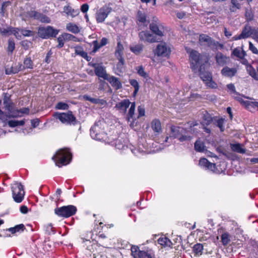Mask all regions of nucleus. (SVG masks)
Instances as JSON below:
<instances>
[{"label": "nucleus", "mask_w": 258, "mask_h": 258, "mask_svg": "<svg viewBox=\"0 0 258 258\" xmlns=\"http://www.w3.org/2000/svg\"><path fill=\"white\" fill-rule=\"evenodd\" d=\"M29 109L27 108H23L20 109H16L12 115L13 118L21 117L23 114H29Z\"/></svg>", "instance_id": "c756f323"}, {"label": "nucleus", "mask_w": 258, "mask_h": 258, "mask_svg": "<svg viewBox=\"0 0 258 258\" xmlns=\"http://www.w3.org/2000/svg\"><path fill=\"white\" fill-rule=\"evenodd\" d=\"M8 125L11 127H14L18 126H22L25 124L24 120H11L7 122Z\"/></svg>", "instance_id": "58836bf2"}, {"label": "nucleus", "mask_w": 258, "mask_h": 258, "mask_svg": "<svg viewBox=\"0 0 258 258\" xmlns=\"http://www.w3.org/2000/svg\"><path fill=\"white\" fill-rule=\"evenodd\" d=\"M232 6L230 8L231 12H235L237 10L241 8V4L237 0H231Z\"/></svg>", "instance_id": "ea45409f"}, {"label": "nucleus", "mask_w": 258, "mask_h": 258, "mask_svg": "<svg viewBox=\"0 0 258 258\" xmlns=\"http://www.w3.org/2000/svg\"><path fill=\"white\" fill-rule=\"evenodd\" d=\"M4 104L5 109L8 111V114H7L8 118H13L12 115L16 110L14 108V104L8 100H4Z\"/></svg>", "instance_id": "412c9836"}, {"label": "nucleus", "mask_w": 258, "mask_h": 258, "mask_svg": "<svg viewBox=\"0 0 258 258\" xmlns=\"http://www.w3.org/2000/svg\"><path fill=\"white\" fill-rule=\"evenodd\" d=\"M203 249V245L200 243H197L195 244L193 247V251L194 253L197 255L201 254Z\"/></svg>", "instance_id": "de8ad7c7"}, {"label": "nucleus", "mask_w": 258, "mask_h": 258, "mask_svg": "<svg viewBox=\"0 0 258 258\" xmlns=\"http://www.w3.org/2000/svg\"><path fill=\"white\" fill-rule=\"evenodd\" d=\"M205 146L204 143L198 140L195 143V149L197 152H204L205 151Z\"/></svg>", "instance_id": "72a5a7b5"}, {"label": "nucleus", "mask_w": 258, "mask_h": 258, "mask_svg": "<svg viewBox=\"0 0 258 258\" xmlns=\"http://www.w3.org/2000/svg\"><path fill=\"white\" fill-rule=\"evenodd\" d=\"M77 210V208L75 206L69 205L56 208L54 211L57 216L68 218L75 215Z\"/></svg>", "instance_id": "9d476101"}, {"label": "nucleus", "mask_w": 258, "mask_h": 258, "mask_svg": "<svg viewBox=\"0 0 258 258\" xmlns=\"http://www.w3.org/2000/svg\"><path fill=\"white\" fill-rule=\"evenodd\" d=\"M215 59L217 63L220 66H223L226 64L229 61V58L221 52H218L216 54Z\"/></svg>", "instance_id": "aec40b11"}, {"label": "nucleus", "mask_w": 258, "mask_h": 258, "mask_svg": "<svg viewBox=\"0 0 258 258\" xmlns=\"http://www.w3.org/2000/svg\"><path fill=\"white\" fill-rule=\"evenodd\" d=\"M103 123L101 121H98L90 129V136L92 139L101 141L104 140L106 137V134L105 133L103 128Z\"/></svg>", "instance_id": "423d86ee"}, {"label": "nucleus", "mask_w": 258, "mask_h": 258, "mask_svg": "<svg viewBox=\"0 0 258 258\" xmlns=\"http://www.w3.org/2000/svg\"><path fill=\"white\" fill-rule=\"evenodd\" d=\"M116 148L119 150L124 149L126 147V143L124 140L121 139H117L115 141L114 143Z\"/></svg>", "instance_id": "79ce46f5"}, {"label": "nucleus", "mask_w": 258, "mask_h": 258, "mask_svg": "<svg viewBox=\"0 0 258 258\" xmlns=\"http://www.w3.org/2000/svg\"><path fill=\"white\" fill-rule=\"evenodd\" d=\"M12 27H9L5 29L0 28V33L3 36L10 35L12 34Z\"/></svg>", "instance_id": "3c124183"}, {"label": "nucleus", "mask_w": 258, "mask_h": 258, "mask_svg": "<svg viewBox=\"0 0 258 258\" xmlns=\"http://www.w3.org/2000/svg\"><path fill=\"white\" fill-rule=\"evenodd\" d=\"M230 241V235L227 232H225L221 235V242L224 245H226Z\"/></svg>", "instance_id": "37998d69"}, {"label": "nucleus", "mask_w": 258, "mask_h": 258, "mask_svg": "<svg viewBox=\"0 0 258 258\" xmlns=\"http://www.w3.org/2000/svg\"><path fill=\"white\" fill-rule=\"evenodd\" d=\"M72 155L69 148H63L59 150L52 157L56 166L60 167L68 165L72 160Z\"/></svg>", "instance_id": "20e7f679"}, {"label": "nucleus", "mask_w": 258, "mask_h": 258, "mask_svg": "<svg viewBox=\"0 0 258 258\" xmlns=\"http://www.w3.org/2000/svg\"><path fill=\"white\" fill-rule=\"evenodd\" d=\"M69 108V105L63 102H59L55 106V108L57 110H68Z\"/></svg>", "instance_id": "8fccbe9b"}, {"label": "nucleus", "mask_w": 258, "mask_h": 258, "mask_svg": "<svg viewBox=\"0 0 258 258\" xmlns=\"http://www.w3.org/2000/svg\"><path fill=\"white\" fill-rule=\"evenodd\" d=\"M39 20L43 23H49L50 22V20L49 18L42 14H41L40 17H39Z\"/></svg>", "instance_id": "052dcab7"}, {"label": "nucleus", "mask_w": 258, "mask_h": 258, "mask_svg": "<svg viewBox=\"0 0 258 258\" xmlns=\"http://www.w3.org/2000/svg\"><path fill=\"white\" fill-rule=\"evenodd\" d=\"M111 8L104 6L99 9L96 13L95 17L97 23H102L111 12Z\"/></svg>", "instance_id": "f8f14e48"}, {"label": "nucleus", "mask_w": 258, "mask_h": 258, "mask_svg": "<svg viewBox=\"0 0 258 258\" xmlns=\"http://www.w3.org/2000/svg\"><path fill=\"white\" fill-rule=\"evenodd\" d=\"M136 70L137 71L138 75L143 77L144 78H147L148 77V74L145 71L142 66L137 67L136 68Z\"/></svg>", "instance_id": "a18cd8bd"}, {"label": "nucleus", "mask_w": 258, "mask_h": 258, "mask_svg": "<svg viewBox=\"0 0 258 258\" xmlns=\"http://www.w3.org/2000/svg\"><path fill=\"white\" fill-rule=\"evenodd\" d=\"M247 71L249 75L254 80L258 81V67L255 70L251 65L247 67Z\"/></svg>", "instance_id": "7c9ffc66"}, {"label": "nucleus", "mask_w": 258, "mask_h": 258, "mask_svg": "<svg viewBox=\"0 0 258 258\" xmlns=\"http://www.w3.org/2000/svg\"><path fill=\"white\" fill-rule=\"evenodd\" d=\"M227 87L229 91L231 92L232 93H235V88L234 85L233 84H229L227 85Z\"/></svg>", "instance_id": "774afa93"}, {"label": "nucleus", "mask_w": 258, "mask_h": 258, "mask_svg": "<svg viewBox=\"0 0 258 258\" xmlns=\"http://www.w3.org/2000/svg\"><path fill=\"white\" fill-rule=\"evenodd\" d=\"M138 115L136 117L135 115V117L136 119H138L139 118L144 116L145 114V109L144 106L140 105L138 107ZM136 122L137 123H138L137 120H136Z\"/></svg>", "instance_id": "603ef678"}, {"label": "nucleus", "mask_w": 258, "mask_h": 258, "mask_svg": "<svg viewBox=\"0 0 258 258\" xmlns=\"http://www.w3.org/2000/svg\"><path fill=\"white\" fill-rule=\"evenodd\" d=\"M252 34V29L249 25H246L243 29L241 33L238 35H235L232 38V40H238L241 39H245L250 36Z\"/></svg>", "instance_id": "2eb2a0df"}, {"label": "nucleus", "mask_w": 258, "mask_h": 258, "mask_svg": "<svg viewBox=\"0 0 258 258\" xmlns=\"http://www.w3.org/2000/svg\"><path fill=\"white\" fill-rule=\"evenodd\" d=\"M141 40L146 41L150 43L160 42V39L157 38V37L148 31H142L139 34Z\"/></svg>", "instance_id": "4468645a"}, {"label": "nucleus", "mask_w": 258, "mask_h": 258, "mask_svg": "<svg viewBox=\"0 0 258 258\" xmlns=\"http://www.w3.org/2000/svg\"><path fill=\"white\" fill-rule=\"evenodd\" d=\"M249 49L254 54H258V49L251 42H249Z\"/></svg>", "instance_id": "0e129e2a"}, {"label": "nucleus", "mask_w": 258, "mask_h": 258, "mask_svg": "<svg viewBox=\"0 0 258 258\" xmlns=\"http://www.w3.org/2000/svg\"><path fill=\"white\" fill-rule=\"evenodd\" d=\"M236 98L249 111L251 112L258 111V102L245 100L243 96L240 95H238Z\"/></svg>", "instance_id": "ddd939ff"}, {"label": "nucleus", "mask_w": 258, "mask_h": 258, "mask_svg": "<svg viewBox=\"0 0 258 258\" xmlns=\"http://www.w3.org/2000/svg\"><path fill=\"white\" fill-rule=\"evenodd\" d=\"M189 53L190 67L192 70L198 72L200 78L205 84L210 86V75L208 72L209 63L207 58L195 50L187 51Z\"/></svg>", "instance_id": "f257e3e1"}, {"label": "nucleus", "mask_w": 258, "mask_h": 258, "mask_svg": "<svg viewBox=\"0 0 258 258\" xmlns=\"http://www.w3.org/2000/svg\"><path fill=\"white\" fill-rule=\"evenodd\" d=\"M24 64L25 67L28 69H32L33 63L30 57H27L24 59Z\"/></svg>", "instance_id": "864d4df0"}, {"label": "nucleus", "mask_w": 258, "mask_h": 258, "mask_svg": "<svg viewBox=\"0 0 258 258\" xmlns=\"http://www.w3.org/2000/svg\"><path fill=\"white\" fill-rule=\"evenodd\" d=\"M108 43V40L107 38L105 37H103L100 43H99L97 40H94L92 41V44L93 45L92 52L95 53L97 52L100 48L106 45Z\"/></svg>", "instance_id": "6ab92c4d"}, {"label": "nucleus", "mask_w": 258, "mask_h": 258, "mask_svg": "<svg viewBox=\"0 0 258 258\" xmlns=\"http://www.w3.org/2000/svg\"><path fill=\"white\" fill-rule=\"evenodd\" d=\"M10 5L11 3L9 1L3 3L1 9V13H2L3 15H4V13H5L6 8Z\"/></svg>", "instance_id": "69168bd1"}, {"label": "nucleus", "mask_w": 258, "mask_h": 258, "mask_svg": "<svg viewBox=\"0 0 258 258\" xmlns=\"http://www.w3.org/2000/svg\"><path fill=\"white\" fill-rule=\"evenodd\" d=\"M158 242L159 244L164 246L170 247L172 245L171 241L166 237L159 238L158 240Z\"/></svg>", "instance_id": "f704fd0d"}, {"label": "nucleus", "mask_w": 258, "mask_h": 258, "mask_svg": "<svg viewBox=\"0 0 258 258\" xmlns=\"http://www.w3.org/2000/svg\"><path fill=\"white\" fill-rule=\"evenodd\" d=\"M74 12V10H73L72 8L69 6H65L63 8V12L66 13V14L68 15L72 16L73 15Z\"/></svg>", "instance_id": "bf43d9fd"}, {"label": "nucleus", "mask_w": 258, "mask_h": 258, "mask_svg": "<svg viewBox=\"0 0 258 258\" xmlns=\"http://www.w3.org/2000/svg\"><path fill=\"white\" fill-rule=\"evenodd\" d=\"M11 189L14 201L17 203H21L25 196L24 186L20 183L15 182L12 185Z\"/></svg>", "instance_id": "6e6552de"}, {"label": "nucleus", "mask_w": 258, "mask_h": 258, "mask_svg": "<svg viewBox=\"0 0 258 258\" xmlns=\"http://www.w3.org/2000/svg\"><path fill=\"white\" fill-rule=\"evenodd\" d=\"M65 41L64 39H63L62 38V35H60L58 38H57V42L58 43L57 47L58 48H61L64 45V42Z\"/></svg>", "instance_id": "680f3d73"}, {"label": "nucleus", "mask_w": 258, "mask_h": 258, "mask_svg": "<svg viewBox=\"0 0 258 258\" xmlns=\"http://www.w3.org/2000/svg\"><path fill=\"white\" fill-rule=\"evenodd\" d=\"M92 67L94 68L95 75L98 77L102 78L104 80H106V79L109 76L107 74L105 70V68L103 66L99 64L94 63L92 65Z\"/></svg>", "instance_id": "dca6fc26"}, {"label": "nucleus", "mask_w": 258, "mask_h": 258, "mask_svg": "<svg viewBox=\"0 0 258 258\" xmlns=\"http://www.w3.org/2000/svg\"><path fill=\"white\" fill-rule=\"evenodd\" d=\"M232 54L241 59H243L246 55V52L240 47H236L234 49Z\"/></svg>", "instance_id": "bb28decb"}, {"label": "nucleus", "mask_w": 258, "mask_h": 258, "mask_svg": "<svg viewBox=\"0 0 258 258\" xmlns=\"http://www.w3.org/2000/svg\"><path fill=\"white\" fill-rule=\"evenodd\" d=\"M25 229V226L23 224L17 225L14 227H11L9 228L7 230L11 232L12 234H14L17 232L23 231Z\"/></svg>", "instance_id": "c9c22d12"}, {"label": "nucleus", "mask_w": 258, "mask_h": 258, "mask_svg": "<svg viewBox=\"0 0 258 258\" xmlns=\"http://www.w3.org/2000/svg\"><path fill=\"white\" fill-rule=\"evenodd\" d=\"M131 51L136 55L139 54L143 49V45L142 44H136L133 46H131Z\"/></svg>", "instance_id": "473e14b6"}, {"label": "nucleus", "mask_w": 258, "mask_h": 258, "mask_svg": "<svg viewBox=\"0 0 258 258\" xmlns=\"http://www.w3.org/2000/svg\"><path fill=\"white\" fill-rule=\"evenodd\" d=\"M58 32V30L54 29L51 26H48L46 27H39L38 30V35L43 39H47L50 37H55Z\"/></svg>", "instance_id": "9b49d317"}, {"label": "nucleus", "mask_w": 258, "mask_h": 258, "mask_svg": "<svg viewBox=\"0 0 258 258\" xmlns=\"http://www.w3.org/2000/svg\"><path fill=\"white\" fill-rule=\"evenodd\" d=\"M199 43L201 46H209L210 45V38L208 35L201 34L199 37Z\"/></svg>", "instance_id": "cd10ccee"}, {"label": "nucleus", "mask_w": 258, "mask_h": 258, "mask_svg": "<svg viewBox=\"0 0 258 258\" xmlns=\"http://www.w3.org/2000/svg\"><path fill=\"white\" fill-rule=\"evenodd\" d=\"M106 80H107L115 90H119L122 88V84L118 78L109 75Z\"/></svg>", "instance_id": "a211bd4d"}, {"label": "nucleus", "mask_w": 258, "mask_h": 258, "mask_svg": "<svg viewBox=\"0 0 258 258\" xmlns=\"http://www.w3.org/2000/svg\"><path fill=\"white\" fill-rule=\"evenodd\" d=\"M66 29L68 31L77 34L80 32V29L75 24L69 23L66 26Z\"/></svg>", "instance_id": "c85d7f7f"}, {"label": "nucleus", "mask_w": 258, "mask_h": 258, "mask_svg": "<svg viewBox=\"0 0 258 258\" xmlns=\"http://www.w3.org/2000/svg\"><path fill=\"white\" fill-rule=\"evenodd\" d=\"M21 36H31L34 35V32L29 30L22 29H21Z\"/></svg>", "instance_id": "4d7b16f0"}, {"label": "nucleus", "mask_w": 258, "mask_h": 258, "mask_svg": "<svg viewBox=\"0 0 258 258\" xmlns=\"http://www.w3.org/2000/svg\"><path fill=\"white\" fill-rule=\"evenodd\" d=\"M130 104L131 106L126 115V118L128 122L130 123V126L132 128H134L137 126L136 119L135 117V102L131 103L128 99H124L121 102L117 103L115 105V107L119 111L125 112Z\"/></svg>", "instance_id": "7ed1b4c3"}, {"label": "nucleus", "mask_w": 258, "mask_h": 258, "mask_svg": "<svg viewBox=\"0 0 258 258\" xmlns=\"http://www.w3.org/2000/svg\"><path fill=\"white\" fill-rule=\"evenodd\" d=\"M231 150L236 153L244 154L245 153V150L242 147V145L239 143H232L230 144Z\"/></svg>", "instance_id": "a878e982"}, {"label": "nucleus", "mask_w": 258, "mask_h": 258, "mask_svg": "<svg viewBox=\"0 0 258 258\" xmlns=\"http://www.w3.org/2000/svg\"><path fill=\"white\" fill-rule=\"evenodd\" d=\"M151 126L154 133L159 134L162 132L161 123L159 119H153L151 121Z\"/></svg>", "instance_id": "393cba45"}, {"label": "nucleus", "mask_w": 258, "mask_h": 258, "mask_svg": "<svg viewBox=\"0 0 258 258\" xmlns=\"http://www.w3.org/2000/svg\"><path fill=\"white\" fill-rule=\"evenodd\" d=\"M210 124V119L209 117H206L205 118L202 122V125L203 126V129L207 133L210 132V128H209V125Z\"/></svg>", "instance_id": "09e8293b"}, {"label": "nucleus", "mask_w": 258, "mask_h": 258, "mask_svg": "<svg viewBox=\"0 0 258 258\" xmlns=\"http://www.w3.org/2000/svg\"><path fill=\"white\" fill-rule=\"evenodd\" d=\"M149 29L155 36L162 37L164 36L165 29L163 24L157 17H153L149 24Z\"/></svg>", "instance_id": "39448f33"}, {"label": "nucleus", "mask_w": 258, "mask_h": 258, "mask_svg": "<svg viewBox=\"0 0 258 258\" xmlns=\"http://www.w3.org/2000/svg\"><path fill=\"white\" fill-rule=\"evenodd\" d=\"M74 48L77 54L80 55L84 58H86L88 56L87 53L83 50L82 47L76 46Z\"/></svg>", "instance_id": "c03bdc74"}, {"label": "nucleus", "mask_w": 258, "mask_h": 258, "mask_svg": "<svg viewBox=\"0 0 258 258\" xmlns=\"http://www.w3.org/2000/svg\"><path fill=\"white\" fill-rule=\"evenodd\" d=\"M132 255L135 258H139L142 255L144 251H141L137 246H132L131 247Z\"/></svg>", "instance_id": "e433bc0d"}, {"label": "nucleus", "mask_w": 258, "mask_h": 258, "mask_svg": "<svg viewBox=\"0 0 258 258\" xmlns=\"http://www.w3.org/2000/svg\"><path fill=\"white\" fill-rule=\"evenodd\" d=\"M129 82L132 86L134 88L133 95L135 96L138 92L140 88L138 82L135 79H130Z\"/></svg>", "instance_id": "a19ab883"}, {"label": "nucleus", "mask_w": 258, "mask_h": 258, "mask_svg": "<svg viewBox=\"0 0 258 258\" xmlns=\"http://www.w3.org/2000/svg\"><path fill=\"white\" fill-rule=\"evenodd\" d=\"M53 117L59 119L63 124L75 125L77 123L76 117L71 111L63 113L55 112L53 114Z\"/></svg>", "instance_id": "0eeeda50"}, {"label": "nucleus", "mask_w": 258, "mask_h": 258, "mask_svg": "<svg viewBox=\"0 0 258 258\" xmlns=\"http://www.w3.org/2000/svg\"><path fill=\"white\" fill-rule=\"evenodd\" d=\"M41 13H38L36 11H31L30 15L31 17H33L34 19L38 20L39 19V17H40Z\"/></svg>", "instance_id": "338daca9"}, {"label": "nucleus", "mask_w": 258, "mask_h": 258, "mask_svg": "<svg viewBox=\"0 0 258 258\" xmlns=\"http://www.w3.org/2000/svg\"><path fill=\"white\" fill-rule=\"evenodd\" d=\"M12 34H13L17 39L21 38V29L13 27Z\"/></svg>", "instance_id": "6e6d98bb"}, {"label": "nucleus", "mask_w": 258, "mask_h": 258, "mask_svg": "<svg viewBox=\"0 0 258 258\" xmlns=\"http://www.w3.org/2000/svg\"><path fill=\"white\" fill-rule=\"evenodd\" d=\"M221 74L228 78H231L235 75L237 73V69L236 68H230L228 67H225L221 70Z\"/></svg>", "instance_id": "5701e85b"}, {"label": "nucleus", "mask_w": 258, "mask_h": 258, "mask_svg": "<svg viewBox=\"0 0 258 258\" xmlns=\"http://www.w3.org/2000/svg\"><path fill=\"white\" fill-rule=\"evenodd\" d=\"M199 164L200 166L207 169L210 167V162L205 158H202L200 159Z\"/></svg>", "instance_id": "49530a36"}, {"label": "nucleus", "mask_w": 258, "mask_h": 258, "mask_svg": "<svg viewBox=\"0 0 258 258\" xmlns=\"http://www.w3.org/2000/svg\"><path fill=\"white\" fill-rule=\"evenodd\" d=\"M83 98L85 100L89 101L94 104H99L101 106H105L107 104L106 100L99 98H92L88 95H84L83 96Z\"/></svg>", "instance_id": "4be33fe9"}, {"label": "nucleus", "mask_w": 258, "mask_h": 258, "mask_svg": "<svg viewBox=\"0 0 258 258\" xmlns=\"http://www.w3.org/2000/svg\"><path fill=\"white\" fill-rule=\"evenodd\" d=\"M198 125L197 123L192 122L188 129L181 126L172 125L170 127V136L166 137L165 142H167L169 139L171 138L177 139L180 142H189L194 136L197 135V126Z\"/></svg>", "instance_id": "f03ea898"}, {"label": "nucleus", "mask_w": 258, "mask_h": 258, "mask_svg": "<svg viewBox=\"0 0 258 258\" xmlns=\"http://www.w3.org/2000/svg\"><path fill=\"white\" fill-rule=\"evenodd\" d=\"M213 121V123L217 127H218L221 132L225 130L224 124L226 122L225 118L222 117H215L213 119L211 120Z\"/></svg>", "instance_id": "b1692460"}, {"label": "nucleus", "mask_w": 258, "mask_h": 258, "mask_svg": "<svg viewBox=\"0 0 258 258\" xmlns=\"http://www.w3.org/2000/svg\"><path fill=\"white\" fill-rule=\"evenodd\" d=\"M244 15L247 21H250L253 20L254 15L250 7L245 8Z\"/></svg>", "instance_id": "4c0bfd02"}, {"label": "nucleus", "mask_w": 258, "mask_h": 258, "mask_svg": "<svg viewBox=\"0 0 258 258\" xmlns=\"http://www.w3.org/2000/svg\"><path fill=\"white\" fill-rule=\"evenodd\" d=\"M124 48L120 41H118L115 49V55L117 59L119 60V63L121 65L124 64V59L123 58V51Z\"/></svg>", "instance_id": "f3484780"}, {"label": "nucleus", "mask_w": 258, "mask_h": 258, "mask_svg": "<svg viewBox=\"0 0 258 258\" xmlns=\"http://www.w3.org/2000/svg\"><path fill=\"white\" fill-rule=\"evenodd\" d=\"M62 38L65 41L71 40L72 38H74V36L69 33H64L61 34Z\"/></svg>", "instance_id": "e2e57ef3"}, {"label": "nucleus", "mask_w": 258, "mask_h": 258, "mask_svg": "<svg viewBox=\"0 0 258 258\" xmlns=\"http://www.w3.org/2000/svg\"><path fill=\"white\" fill-rule=\"evenodd\" d=\"M171 48L165 42H161L153 50L155 55L168 58L171 54Z\"/></svg>", "instance_id": "1a4fd4ad"}, {"label": "nucleus", "mask_w": 258, "mask_h": 258, "mask_svg": "<svg viewBox=\"0 0 258 258\" xmlns=\"http://www.w3.org/2000/svg\"><path fill=\"white\" fill-rule=\"evenodd\" d=\"M202 99V97L201 95L197 93H192L191 94L190 97H189V100L190 101H199L201 100Z\"/></svg>", "instance_id": "13d9d810"}, {"label": "nucleus", "mask_w": 258, "mask_h": 258, "mask_svg": "<svg viewBox=\"0 0 258 258\" xmlns=\"http://www.w3.org/2000/svg\"><path fill=\"white\" fill-rule=\"evenodd\" d=\"M15 48V43L14 41L12 39H9L8 41V51L12 52Z\"/></svg>", "instance_id": "5fc2aeb1"}, {"label": "nucleus", "mask_w": 258, "mask_h": 258, "mask_svg": "<svg viewBox=\"0 0 258 258\" xmlns=\"http://www.w3.org/2000/svg\"><path fill=\"white\" fill-rule=\"evenodd\" d=\"M137 20H138V24L139 25L143 24L145 26H147L148 23L147 22L146 20V15L142 13L141 12H139L138 13L137 15Z\"/></svg>", "instance_id": "2f4dec72"}]
</instances>
